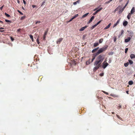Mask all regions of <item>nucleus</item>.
I'll return each mask as SVG.
<instances>
[{
  "label": "nucleus",
  "instance_id": "f257e3e1",
  "mask_svg": "<svg viewBox=\"0 0 135 135\" xmlns=\"http://www.w3.org/2000/svg\"><path fill=\"white\" fill-rule=\"evenodd\" d=\"M105 55L103 54H101L97 57L96 61L94 62L96 64L101 65L102 62L105 59Z\"/></svg>",
  "mask_w": 135,
  "mask_h": 135
},
{
  "label": "nucleus",
  "instance_id": "f03ea898",
  "mask_svg": "<svg viewBox=\"0 0 135 135\" xmlns=\"http://www.w3.org/2000/svg\"><path fill=\"white\" fill-rule=\"evenodd\" d=\"M108 47V46L105 45L103 47L101 48L99 50L98 52L95 53L96 56H97L99 54L102 53L103 51H105Z\"/></svg>",
  "mask_w": 135,
  "mask_h": 135
},
{
  "label": "nucleus",
  "instance_id": "7ed1b4c3",
  "mask_svg": "<svg viewBox=\"0 0 135 135\" xmlns=\"http://www.w3.org/2000/svg\"><path fill=\"white\" fill-rule=\"evenodd\" d=\"M94 66H95L93 69V71H96L101 66V65L98 64H95V62H94Z\"/></svg>",
  "mask_w": 135,
  "mask_h": 135
},
{
  "label": "nucleus",
  "instance_id": "20e7f679",
  "mask_svg": "<svg viewBox=\"0 0 135 135\" xmlns=\"http://www.w3.org/2000/svg\"><path fill=\"white\" fill-rule=\"evenodd\" d=\"M106 60L103 63L102 67L104 69H105L108 65V64L106 62Z\"/></svg>",
  "mask_w": 135,
  "mask_h": 135
},
{
  "label": "nucleus",
  "instance_id": "39448f33",
  "mask_svg": "<svg viewBox=\"0 0 135 135\" xmlns=\"http://www.w3.org/2000/svg\"><path fill=\"white\" fill-rule=\"evenodd\" d=\"M63 39V38H61L58 39L56 41L57 44H59L60 42L62 41Z\"/></svg>",
  "mask_w": 135,
  "mask_h": 135
},
{
  "label": "nucleus",
  "instance_id": "423d86ee",
  "mask_svg": "<svg viewBox=\"0 0 135 135\" xmlns=\"http://www.w3.org/2000/svg\"><path fill=\"white\" fill-rule=\"evenodd\" d=\"M88 26H85L84 27H82L79 30V31H82L84 30V29L86 28Z\"/></svg>",
  "mask_w": 135,
  "mask_h": 135
},
{
  "label": "nucleus",
  "instance_id": "0eeeda50",
  "mask_svg": "<svg viewBox=\"0 0 135 135\" xmlns=\"http://www.w3.org/2000/svg\"><path fill=\"white\" fill-rule=\"evenodd\" d=\"M47 32H48V30L46 31L44 33V35L43 36V40H45V38H46V36L47 35Z\"/></svg>",
  "mask_w": 135,
  "mask_h": 135
},
{
  "label": "nucleus",
  "instance_id": "6e6552de",
  "mask_svg": "<svg viewBox=\"0 0 135 135\" xmlns=\"http://www.w3.org/2000/svg\"><path fill=\"white\" fill-rule=\"evenodd\" d=\"M79 15L78 14H77L75 15L74 16H73L69 21V22H70L71 21L73 20L75 18L77 17Z\"/></svg>",
  "mask_w": 135,
  "mask_h": 135
},
{
  "label": "nucleus",
  "instance_id": "1a4fd4ad",
  "mask_svg": "<svg viewBox=\"0 0 135 135\" xmlns=\"http://www.w3.org/2000/svg\"><path fill=\"white\" fill-rule=\"evenodd\" d=\"M79 15L78 14H77L75 15L74 16H73L69 21V22H70L71 21L73 20L75 18L77 17Z\"/></svg>",
  "mask_w": 135,
  "mask_h": 135
},
{
  "label": "nucleus",
  "instance_id": "9d476101",
  "mask_svg": "<svg viewBox=\"0 0 135 135\" xmlns=\"http://www.w3.org/2000/svg\"><path fill=\"white\" fill-rule=\"evenodd\" d=\"M131 38L130 37H128L125 40V42H129L131 40Z\"/></svg>",
  "mask_w": 135,
  "mask_h": 135
},
{
  "label": "nucleus",
  "instance_id": "9b49d317",
  "mask_svg": "<svg viewBox=\"0 0 135 135\" xmlns=\"http://www.w3.org/2000/svg\"><path fill=\"white\" fill-rule=\"evenodd\" d=\"M111 25V23H109L107 26L105 28H104V29L106 30V29H107L108 28H109V27Z\"/></svg>",
  "mask_w": 135,
  "mask_h": 135
},
{
  "label": "nucleus",
  "instance_id": "f8f14e48",
  "mask_svg": "<svg viewBox=\"0 0 135 135\" xmlns=\"http://www.w3.org/2000/svg\"><path fill=\"white\" fill-rule=\"evenodd\" d=\"M94 16H93L91 17V18H90V20H89V21L88 22V23H90V22H91L93 20V19H94Z\"/></svg>",
  "mask_w": 135,
  "mask_h": 135
},
{
  "label": "nucleus",
  "instance_id": "ddd939ff",
  "mask_svg": "<svg viewBox=\"0 0 135 135\" xmlns=\"http://www.w3.org/2000/svg\"><path fill=\"white\" fill-rule=\"evenodd\" d=\"M130 57L131 59H134L135 58V55L133 54H131L130 55Z\"/></svg>",
  "mask_w": 135,
  "mask_h": 135
},
{
  "label": "nucleus",
  "instance_id": "4468645a",
  "mask_svg": "<svg viewBox=\"0 0 135 135\" xmlns=\"http://www.w3.org/2000/svg\"><path fill=\"white\" fill-rule=\"evenodd\" d=\"M135 11V9L134 7H133L131 11V13L133 14Z\"/></svg>",
  "mask_w": 135,
  "mask_h": 135
},
{
  "label": "nucleus",
  "instance_id": "2eb2a0df",
  "mask_svg": "<svg viewBox=\"0 0 135 135\" xmlns=\"http://www.w3.org/2000/svg\"><path fill=\"white\" fill-rule=\"evenodd\" d=\"M128 23V22L127 21H125L123 22V25L124 26H125L127 25Z\"/></svg>",
  "mask_w": 135,
  "mask_h": 135
},
{
  "label": "nucleus",
  "instance_id": "dca6fc26",
  "mask_svg": "<svg viewBox=\"0 0 135 135\" xmlns=\"http://www.w3.org/2000/svg\"><path fill=\"white\" fill-rule=\"evenodd\" d=\"M99 48V47H98L97 48L94 49L93 50H92V53H94V52H95Z\"/></svg>",
  "mask_w": 135,
  "mask_h": 135
},
{
  "label": "nucleus",
  "instance_id": "f3484780",
  "mask_svg": "<svg viewBox=\"0 0 135 135\" xmlns=\"http://www.w3.org/2000/svg\"><path fill=\"white\" fill-rule=\"evenodd\" d=\"M124 32V31L123 30H122L120 34H119L118 36V37H120V36L122 35L123 34Z\"/></svg>",
  "mask_w": 135,
  "mask_h": 135
},
{
  "label": "nucleus",
  "instance_id": "a211bd4d",
  "mask_svg": "<svg viewBox=\"0 0 135 135\" xmlns=\"http://www.w3.org/2000/svg\"><path fill=\"white\" fill-rule=\"evenodd\" d=\"M132 14H131V13H129L127 16V18L128 19H129L131 18V15Z\"/></svg>",
  "mask_w": 135,
  "mask_h": 135
},
{
  "label": "nucleus",
  "instance_id": "6ab92c4d",
  "mask_svg": "<svg viewBox=\"0 0 135 135\" xmlns=\"http://www.w3.org/2000/svg\"><path fill=\"white\" fill-rule=\"evenodd\" d=\"M133 84V81H129L128 82V84L130 85H132Z\"/></svg>",
  "mask_w": 135,
  "mask_h": 135
},
{
  "label": "nucleus",
  "instance_id": "aec40b11",
  "mask_svg": "<svg viewBox=\"0 0 135 135\" xmlns=\"http://www.w3.org/2000/svg\"><path fill=\"white\" fill-rule=\"evenodd\" d=\"M89 13H86L85 14H84V15H83L81 17V18H83L84 17H86L89 14Z\"/></svg>",
  "mask_w": 135,
  "mask_h": 135
},
{
  "label": "nucleus",
  "instance_id": "412c9836",
  "mask_svg": "<svg viewBox=\"0 0 135 135\" xmlns=\"http://www.w3.org/2000/svg\"><path fill=\"white\" fill-rule=\"evenodd\" d=\"M30 38L31 39L32 41H34V40L33 38V36L31 35H30Z\"/></svg>",
  "mask_w": 135,
  "mask_h": 135
},
{
  "label": "nucleus",
  "instance_id": "4be33fe9",
  "mask_svg": "<svg viewBox=\"0 0 135 135\" xmlns=\"http://www.w3.org/2000/svg\"><path fill=\"white\" fill-rule=\"evenodd\" d=\"M98 45H99V44L98 42H95L94 43V45H93V46L94 47H95L97 46Z\"/></svg>",
  "mask_w": 135,
  "mask_h": 135
},
{
  "label": "nucleus",
  "instance_id": "5701e85b",
  "mask_svg": "<svg viewBox=\"0 0 135 135\" xmlns=\"http://www.w3.org/2000/svg\"><path fill=\"white\" fill-rule=\"evenodd\" d=\"M124 8L123 7L121 9H119V13H121L124 9Z\"/></svg>",
  "mask_w": 135,
  "mask_h": 135
},
{
  "label": "nucleus",
  "instance_id": "b1692460",
  "mask_svg": "<svg viewBox=\"0 0 135 135\" xmlns=\"http://www.w3.org/2000/svg\"><path fill=\"white\" fill-rule=\"evenodd\" d=\"M90 59H89L86 62V64L87 65H88L90 63Z\"/></svg>",
  "mask_w": 135,
  "mask_h": 135
},
{
  "label": "nucleus",
  "instance_id": "393cba45",
  "mask_svg": "<svg viewBox=\"0 0 135 135\" xmlns=\"http://www.w3.org/2000/svg\"><path fill=\"white\" fill-rule=\"evenodd\" d=\"M103 40V38H102L100 39L99 41V44L101 43L102 42Z\"/></svg>",
  "mask_w": 135,
  "mask_h": 135
},
{
  "label": "nucleus",
  "instance_id": "a878e982",
  "mask_svg": "<svg viewBox=\"0 0 135 135\" xmlns=\"http://www.w3.org/2000/svg\"><path fill=\"white\" fill-rule=\"evenodd\" d=\"M130 64H133V61L131 60H128Z\"/></svg>",
  "mask_w": 135,
  "mask_h": 135
},
{
  "label": "nucleus",
  "instance_id": "bb28decb",
  "mask_svg": "<svg viewBox=\"0 0 135 135\" xmlns=\"http://www.w3.org/2000/svg\"><path fill=\"white\" fill-rule=\"evenodd\" d=\"M129 65V63L128 62H126V63H125L124 64V66L125 67H127Z\"/></svg>",
  "mask_w": 135,
  "mask_h": 135
},
{
  "label": "nucleus",
  "instance_id": "cd10ccee",
  "mask_svg": "<svg viewBox=\"0 0 135 135\" xmlns=\"http://www.w3.org/2000/svg\"><path fill=\"white\" fill-rule=\"evenodd\" d=\"M116 116L119 119L122 120V118L121 117H120L119 115H118L117 114Z\"/></svg>",
  "mask_w": 135,
  "mask_h": 135
},
{
  "label": "nucleus",
  "instance_id": "c85d7f7f",
  "mask_svg": "<svg viewBox=\"0 0 135 135\" xmlns=\"http://www.w3.org/2000/svg\"><path fill=\"white\" fill-rule=\"evenodd\" d=\"M119 7H118L117 8H115V9L114 11V12L115 13L116 11H118L119 10Z\"/></svg>",
  "mask_w": 135,
  "mask_h": 135
},
{
  "label": "nucleus",
  "instance_id": "c756f323",
  "mask_svg": "<svg viewBox=\"0 0 135 135\" xmlns=\"http://www.w3.org/2000/svg\"><path fill=\"white\" fill-rule=\"evenodd\" d=\"M103 9V8L102 7L100 8L99 9H98L97 10V12H98L99 11H101V10H102Z\"/></svg>",
  "mask_w": 135,
  "mask_h": 135
},
{
  "label": "nucleus",
  "instance_id": "7c9ffc66",
  "mask_svg": "<svg viewBox=\"0 0 135 135\" xmlns=\"http://www.w3.org/2000/svg\"><path fill=\"white\" fill-rule=\"evenodd\" d=\"M5 15L7 17H9L10 16L9 15V14H7L6 13H5Z\"/></svg>",
  "mask_w": 135,
  "mask_h": 135
},
{
  "label": "nucleus",
  "instance_id": "2f4dec72",
  "mask_svg": "<svg viewBox=\"0 0 135 135\" xmlns=\"http://www.w3.org/2000/svg\"><path fill=\"white\" fill-rule=\"evenodd\" d=\"M128 1H127V3H126V5H125V6L123 7V8L125 9V8H126V6H127V5H128Z\"/></svg>",
  "mask_w": 135,
  "mask_h": 135
},
{
  "label": "nucleus",
  "instance_id": "473e14b6",
  "mask_svg": "<svg viewBox=\"0 0 135 135\" xmlns=\"http://www.w3.org/2000/svg\"><path fill=\"white\" fill-rule=\"evenodd\" d=\"M38 38H39V37H38V38H37V39L36 40V41H37V43L38 44H40V42H39V40H38Z\"/></svg>",
  "mask_w": 135,
  "mask_h": 135
},
{
  "label": "nucleus",
  "instance_id": "72a5a7b5",
  "mask_svg": "<svg viewBox=\"0 0 135 135\" xmlns=\"http://www.w3.org/2000/svg\"><path fill=\"white\" fill-rule=\"evenodd\" d=\"M129 34H130V35L132 36L133 35V32L132 31H131L129 33Z\"/></svg>",
  "mask_w": 135,
  "mask_h": 135
},
{
  "label": "nucleus",
  "instance_id": "f704fd0d",
  "mask_svg": "<svg viewBox=\"0 0 135 135\" xmlns=\"http://www.w3.org/2000/svg\"><path fill=\"white\" fill-rule=\"evenodd\" d=\"M96 56H96V55H95V56H94V58H92V60H91V62H92L93 61V60H94V59H95V57Z\"/></svg>",
  "mask_w": 135,
  "mask_h": 135
},
{
  "label": "nucleus",
  "instance_id": "c9c22d12",
  "mask_svg": "<svg viewBox=\"0 0 135 135\" xmlns=\"http://www.w3.org/2000/svg\"><path fill=\"white\" fill-rule=\"evenodd\" d=\"M25 16H23L22 17H21V18H20V20H23L25 18Z\"/></svg>",
  "mask_w": 135,
  "mask_h": 135
},
{
  "label": "nucleus",
  "instance_id": "e433bc0d",
  "mask_svg": "<svg viewBox=\"0 0 135 135\" xmlns=\"http://www.w3.org/2000/svg\"><path fill=\"white\" fill-rule=\"evenodd\" d=\"M102 21H99L95 25L97 26L98 24H99L100 22H101Z\"/></svg>",
  "mask_w": 135,
  "mask_h": 135
},
{
  "label": "nucleus",
  "instance_id": "4c0bfd02",
  "mask_svg": "<svg viewBox=\"0 0 135 135\" xmlns=\"http://www.w3.org/2000/svg\"><path fill=\"white\" fill-rule=\"evenodd\" d=\"M96 25H95L91 27V30L93 29L95 27H96Z\"/></svg>",
  "mask_w": 135,
  "mask_h": 135
},
{
  "label": "nucleus",
  "instance_id": "58836bf2",
  "mask_svg": "<svg viewBox=\"0 0 135 135\" xmlns=\"http://www.w3.org/2000/svg\"><path fill=\"white\" fill-rule=\"evenodd\" d=\"M128 50V48H126L125 49V53L126 54L127 53V52Z\"/></svg>",
  "mask_w": 135,
  "mask_h": 135
},
{
  "label": "nucleus",
  "instance_id": "ea45409f",
  "mask_svg": "<svg viewBox=\"0 0 135 135\" xmlns=\"http://www.w3.org/2000/svg\"><path fill=\"white\" fill-rule=\"evenodd\" d=\"M17 11L20 14H21V15H23V14L19 10H17Z\"/></svg>",
  "mask_w": 135,
  "mask_h": 135
},
{
  "label": "nucleus",
  "instance_id": "a19ab883",
  "mask_svg": "<svg viewBox=\"0 0 135 135\" xmlns=\"http://www.w3.org/2000/svg\"><path fill=\"white\" fill-rule=\"evenodd\" d=\"M10 38L12 41H14V38L12 37H10Z\"/></svg>",
  "mask_w": 135,
  "mask_h": 135
},
{
  "label": "nucleus",
  "instance_id": "79ce46f5",
  "mask_svg": "<svg viewBox=\"0 0 135 135\" xmlns=\"http://www.w3.org/2000/svg\"><path fill=\"white\" fill-rule=\"evenodd\" d=\"M120 21V19H119L118 20L116 23L118 25Z\"/></svg>",
  "mask_w": 135,
  "mask_h": 135
},
{
  "label": "nucleus",
  "instance_id": "37998d69",
  "mask_svg": "<svg viewBox=\"0 0 135 135\" xmlns=\"http://www.w3.org/2000/svg\"><path fill=\"white\" fill-rule=\"evenodd\" d=\"M110 1L109 0V1H108L106 2H105V4H108L109 3H110Z\"/></svg>",
  "mask_w": 135,
  "mask_h": 135
},
{
  "label": "nucleus",
  "instance_id": "c03bdc74",
  "mask_svg": "<svg viewBox=\"0 0 135 135\" xmlns=\"http://www.w3.org/2000/svg\"><path fill=\"white\" fill-rule=\"evenodd\" d=\"M5 21L6 22H11V21L10 20H5Z\"/></svg>",
  "mask_w": 135,
  "mask_h": 135
},
{
  "label": "nucleus",
  "instance_id": "a18cd8bd",
  "mask_svg": "<svg viewBox=\"0 0 135 135\" xmlns=\"http://www.w3.org/2000/svg\"><path fill=\"white\" fill-rule=\"evenodd\" d=\"M121 105H120V104H119V106L118 107V109H119L120 108H121Z\"/></svg>",
  "mask_w": 135,
  "mask_h": 135
},
{
  "label": "nucleus",
  "instance_id": "49530a36",
  "mask_svg": "<svg viewBox=\"0 0 135 135\" xmlns=\"http://www.w3.org/2000/svg\"><path fill=\"white\" fill-rule=\"evenodd\" d=\"M4 6V5H3L0 8V9L2 10V9L3 7Z\"/></svg>",
  "mask_w": 135,
  "mask_h": 135
},
{
  "label": "nucleus",
  "instance_id": "de8ad7c7",
  "mask_svg": "<svg viewBox=\"0 0 135 135\" xmlns=\"http://www.w3.org/2000/svg\"><path fill=\"white\" fill-rule=\"evenodd\" d=\"M23 3H24V4H25V5L26 4V3L25 2V0H23Z\"/></svg>",
  "mask_w": 135,
  "mask_h": 135
},
{
  "label": "nucleus",
  "instance_id": "09e8293b",
  "mask_svg": "<svg viewBox=\"0 0 135 135\" xmlns=\"http://www.w3.org/2000/svg\"><path fill=\"white\" fill-rule=\"evenodd\" d=\"M21 29H20V28L19 29L17 30V32H20L21 31Z\"/></svg>",
  "mask_w": 135,
  "mask_h": 135
},
{
  "label": "nucleus",
  "instance_id": "8fccbe9b",
  "mask_svg": "<svg viewBox=\"0 0 135 135\" xmlns=\"http://www.w3.org/2000/svg\"><path fill=\"white\" fill-rule=\"evenodd\" d=\"M117 24L116 23H115L113 25V27H115V26H117Z\"/></svg>",
  "mask_w": 135,
  "mask_h": 135
},
{
  "label": "nucleus",
  "instance_id": "3c124183",
  "mask_svg": "<svg viewBox=\"0 0 135 135\" xmlns=\"http://www.w3.org/2000/svg\"><path fill=\"white\" fill-rule=\"evenodd\" d=\"M104 74L103 73L100 74V75L101 76H103Z\"/></svg>",
  "mask_w": 135,
  "mask_h": 135
},
{
  "label": "nucleus",
  "instance_id": "603ef678",
  "mask_svg": "<svg viewBox=\"0 0 135 135\" xmlns=\"http://www.w3.org/2000/svg\"><path fill=\"white\" fill-rule=\"evenodd\" d=\"M41 22L40 21H37L36 23V24H37V23H40Z\"/></svg>",
  "mask_w": 135,
  "mask_h": 135
},
{
  "label": "nucleus",
  "instance_id": "864d4df0",
  "mask_svg": "<svg viewBox=\"0 0 135 135\" xmlns=\"http://www.w3.org/2000/svg\"><path fill=\"white\" fill-rule=\"evenodd\" d=\"M98 12H97V11H96L95 12L93 13V14L94 15L96 14L97 13H98Z\"/></svg>",
  "mask_w": 135,
  "mask_h": 135
},
{
  "label": "nucleus",
  "instance_id": "5fc2aeb1",
  "mask_svg": "<svg viewBox=\"0 0 135 135\" xmlns=\"http://www.w3.org/2000/svg\"><path fill=\"white\" fill-rule=\"evenodd\" d=\"M36 6L35 5H32V7H33V8H34L35 7H36Z\"/></svg>",
  "mask_w": 135,
  "mask_h": 135
},
{
  "label": "nucleus",
  "instance_id": "6e6d98bb",
  "mask_svg": "<svg viewBox=\"0 0 135 135\" xmlns=\"http://www.w3.org/2000/svg\"><path fill=\"white\" fill-rule=\"evenodd\" d=\"M77 2H75L73 3V4L74 5H76L77 4Z\"/></svg>",
  "mask_w": 135,
  "mask_h": 135
},
{
  "label": "nucleus",
  "instance_id": "4d7b16f0",
  "mask_svg": "<svg viewBox=\"0 0 135 135\" xmlns=\"http://www.w3.org/2000/svg\"><path fill=\"white\" fill-rule=\"evenodd\" d=\"M113 54V52H112L110 53V54H109V55H112Z\"/></svg>",
  "mask_w": 135,
  "mask_h": 135
},
{
  "label": "nucleus",
  "instance_id": "13d9d810",
  "mask_svg": "<svg viewBox=\"0 0 135 135\" xmlns=\"http://www.w3.org/2000/svg\"><path fill=\"white\" fill-rule=\"evenodd\" d=\"M45 3V1H44V2H43L42 3V4L41 6H42V5H44V4Z\"/></svg>",
  "mask_w": 135,
  "mask_h": 135
},
{
  "label": "nucleus",
  "instance_id": "bf43d9fd",
  "mask_svg": "<svg viewBox=\"0 0 135 135\" xmlns=\"http://www.w3.org/2000/svg\"><path fill=\"white\" fill-rule=\"evenodd\" d=\"M103 92L104 93H105L107 94H108V93L107 92H106L105 91H103Z\"/></svg>",
  "mask_w": 135,
  "mask_h": 135
},
{
  "label": "nucleus",
  "instance_id": "052dcab7",
  "mask_svg": "<svg viewBox=\"0 0 135 135\" xmlns=\"http://www.w3.org/2000/svg\"><path fill=\"white\" fill-rule=\"evenodd\" d=\"M111 62V61L110 60H109V61H108V62L109 63H110Z\"/></svg>",
  "mask_w": 135,
  "mask_h": 135
},
{
  "label": "nucleus",
  "instance_id": "680f3d73",
  "mask_svg": "<svg viewBox=\"0 0 135 135\" xmlns=\"http://www.w3.org/2000/svg\"><path fill=\"white\" fill-rule=\"evenodd\" d=\"M4 29V28H3L2 27H0V29Z\"/></svg>",
  "mask_w": 135,
  "mask_h": 135
},
{
  "label": "nucleus",
  "instance_id": "e2e57ef3",
  "mask_svg": "<svg viewBox=\"0 0 135 135\" xmlns=\"http://www.w3.org/2000/svg\"><path fill=\"white\" fill-rule=\"evenodd\" d=\"M116 37H115V38L114 39V41L115 42V41H116Z\"/></svg>",
  "mask_w": 135,
  "mask_h": 135
},
{
  "label": "nucleus",
  "instance_id": "0e129e2a",
  "mask_svg": "<svg viewBox=\"0 0 135 135\" xmlns=\"http://www.w3.org/2000/svg\"><path fill=\"white\" fill-rule=\"evenodd\" d=\"M17 3H20V1L19 0H17Z\"/></svg>",
  "mask_w": 135,
  "mask_h": 135
},
{
  "label": "nucleus",
  "instance_id": "69168bd1",
  "mask_svg": "<svg viewBox=\"0 0 135 135\" xmlns=\"http://www.w3.org/2000/svg\"><path fill=\"white\" fill-rule=\"evenodd\" d=\"M126 93L127 94H129V93H128V91H126Z\"/></svg>",
  "mask_w": 135,
  "mask_h": 135
},
{
  "label": "nucleus",
  "instance_id": "338daca9",
  "mask_svg": "<svg viewBox=\"0 0 135 135\" xmlns=\"http://www.w3.org/2000/svg\"><path fill=\"white\" fill-rule=\"evenodd\" d=\"M22 9H23V10H25V8H24L23 7H22Z\"/></svg>",
  "mask_w": 135,
  "mask_h": 135
},
{
  "label": "nucleus",
  "instance_id": "774afa93",
  "mask_svg": "<svg viewBox=\"0 0 135 135\" xmlns=\"http://www.w3.org/2000/svg\"><path fill=\"white\" fill-rule=\"evenodd\" d=\"M0 22L1 23H3V21L0 20Z\"/></svg>",
  "mask_w": 135,
  "mask_h": 135
}]
</instances>
